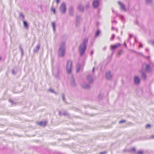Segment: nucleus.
<instances>
[{
	"mask_svg": "<svg viewBox=\"0 0 154 154\" xmlns=\"http://www.w3.org/2000/svg\"><path fill=\"white\" fill-rule=\"evenodd\" d=\"M88 42V39L85 38L83 40V43L80 44L79 46V52L81 56H82L85 51Z\"/></svg>",
	"mask_w": 154,
	"mask_h": 154,
	"instance_id": "f257e3e1",
	"label": "nucleus"
},
{
	"mask_svg": "<svg viewBox=\"0 0 154 154\" xmlns=\"http://www.w3.org/2000/svg\"><path fill=\"white\" fill-rule=\"evenodd\" d=\"M66 52L65 44L64 42L61 43L60 45L58 52V56L60 57H63Z\"/></svg>",
	"mask_w": 154,
	"mask_h": 154,
	"instance_id": "f03ea898",
	"label": "nucleus"
},
{
	"mask_svg": "<svg viewBox=\"0 0 154 154\" xmlns=\"http://www.w3.org/2000/svg\"><path fill=\"white\" fill-rule=\"evenodd\" d=\"M60 11L62 14H65L66 12V5L64 2H63L61 4L60 8Z\"/></svg>",
	"mask_w": 154,
	"mask_h": 154,
	"instance_id": "7ed1b4c3",
	"label": "nucleus"
},
{
	"mask_svg": "<svg viewBox=\"0 0 154 154\" xmlns=\"http://www.w3.org/2000/svg\"><path fill=\"white\" fill-rule=\"evenodd\" d=\"M72 64V63L70 60H68L67 62L66 68L67 72L68 74H70L71 72Z\"/></svg>",
	"mask_w": 154,
	"mask_h": 154,
	"instance_id": "20e7f679",
	"label": "nucleus"
},
{
	"mask_svg": "<svg viewBox=\"0 0 154 154\" xmlns=\"http://www.w3.org/2000/svg\"><path fill=\"white\" fill-rule=\"evenodd\" d=\"M53 72L55 77L57 79H59L60 76V70L58 68H57L53 69Z\"/></svg>",
	"mask_w": 154,
	"mask_h": 154,
	"instance_id": "39448f33",
	"label": "nucleus"
},
{
	"mask_svg": "<svg viewBox=\"0 0 154 154\" xmlns=\"http://www.w3.org/2000/svg\"><path fill=\"white\" fill-rule=\"evenodd\" d=\"M143 66H145V71L146 72H149L152 71L151 66L149 64L146 63H144L142 66V67Z\"/></svg>",
	"mask_w": 154,
	"mask_h": 154,
	"instance_id": "423d86ee",
	"label": "nucleus"
},
{
	"mask_svg": "<svg viewBox=\"0 0 154 154\" xmlns=\"http://www.w3.org/2000/svg\"><path fill=\"white\" fill-rule=\"evenodd\" d=\"M118 4L119 5L120 9L122 11H126V9L125 8V5L124 4L122 3L120 1H119L118 2Z\"/></svg>",
	"mask_w": 154,
	"mask_h": 154,
	"instance_id": "0eeeda50",
	"label": "nucleus"
},
{
	"mask_svg": "<svg viewBox=\"0 0 154 154\" xmlns=\"http://www.w3.org/2000/svg\"><path fill=\"white\" fill-rule=\"evenodd\" d=\"M134 83L135 85H137L140 83V79L137 76H135L134 77Z\"/></svg>",
	"mask_w": 154,
	"mask_h": 154,
	"instance_id": "6e6552de",
	"label": "nucleus"
},
{
	"mask_svg": "<svg viewBox=\"0 0 154 154\" xmlns=\"http://www.w3.org/2000/svg\"><path fill=\"white\" fill-rule=\"evenodd\" d=\"M99 2L97 0H94L93 2L92 5L94 8H97L99 6Z\"/></svg>",
	"mask_w": 154,
	"mask_h": 154,
	"instance_id": "1a4fd4ad",
	"label": "nucleus"
},
{
	"mask_svg": "<svg viewBox=\"0 0 154 154\" xmlns=\"http://www.w3.org/2000/svg\"><path fill=\"white\" fill-rule=\"evenodd\" d=\"M106 78L107 80H110L112 79V76L110 71L107 72L106 73Z\"/></svg>",
	"mask_w": 154,
	"mask_h": 154,
	"instance_id": "9d476101",
	"label": "nucleus"
},
{
	"mask_svg": "<svg viewBox=\"0 0 154 154\" xmlns=\"http://www.w3.org/2000/svg\"><path fill=\"white\" fill-rule=\"evenodd\" d=\"M82 87L84 89H89L90 86L87 83H84L81 85Z\"/></svg>",
	"mask_w": 154,
	"mask_h": 154,
	"instance_id": "9b49d317",
	"label": "nucleus"
},
{
	"mask_svg": "<svg viewBox=\"0 0 154 154\" xmlns=\"http://www.w3.org/2000/svg\"><path fill=\"white\" fill-rule=\"evenodd\" d=\"M121 45V44H120L118 43L116 45H111V50H114L120 46Z\"/></svg>",
	"mask_w": 154,
	"mask_h": 154,
	"instance_id": "f8f14e48",
	"label": "nucleus"
},
{
	"mask_svg": "<svg viewBox=\"0 0 154 154\" xmlns=\"http://www.w3.org/2000/svg\"><path fill=\"white\" fill-rule=\"evenodd\" d=\"M71 82H70V85L72 87H75L76 86V85L75 81V80L72 77L71 78Z\"/></svg>",
	"mask_w": 154,
	"mask_h": 154,
	"instance_id": "ddd939ff",
	"label": "nucleus"
},
{
	"mask_svg": "<svg viewBox=\"0 0 154 154\" xmlns=\"http://www.w3.org/2000/svg\"><path fill=\"white\" fill-rule=\"evenodd\" d=\"M87 79L89 83H92L93 82V78L91 75H89L88 76Z\"/></svg>",
	"mask_w": 154,
	"mask_h": 154,
	"instance_id": "4468645a",
	"label": "nucleus"
},
{
	"mask_svg": "<svg viewBox=\"0 0 154 154\" xmlns=\"http://www.w3.org/2000/svg\"><path fill=\"white\" fill-rule=\"evenodd\" d=\"M73 8L72 7H70L69 8V14L70 16H72L73 14Z\"/></svg>",
	"mask_w": 154,
	"mask_h": 154,
	"instance_id": "2eb2a0df",
	"label": "nucleus"
},
{
	"mask_svg": "<svg viewBox=\"0 0 154 154\" xmlns=\"http://www.w3.org/2000/svg\"><path fill=\"white\" fill-rule=\"evenodd\" d=\"M40 47V45L39 44H38L33 50L34 52H37L39 50Z\"/></svg>",
	"mask_w": 154,
	"mask_h": 154,
	"instance_id": "dca6fc26",
	"label": "nucleus"
},
{
	"mask_svg": "<svg viewBox=\"0 0 154 154\" xmlns=\"http://www.w3.org/2000/svg\"><path fill=\"white\" fill-rule=\"evenodd\" d=\"M37 124L39 125L43 126H45L46 125V122L45 121L38 122Z\"/></svg>",
	"mask_w": 154,
	"mask_h": 154,
	"instance_id": "f3484780",
	"label": "nucleus"
},
{
	"mask_svg": "<svg viewBox=\"0 0 154 154\" xmlns=\"http://www.w3.org/2000/svg\"><path fill=\"white\" fill-rule=\"evenodd\" d=\"M24 26L25 29H28V25L27 22L25 21H23Z\"/></svg>",
	"mask_w": 154,
	"mask_h": 154,
	"instance_id": "a211bd4d",
	"label": "nucleus"
},
{
	"mask_svg": "<svg viewBox=\"0 0 154 154\" xmlns=\"http://www.w3.org/2000/svg\"><path fill=\"white\" fill-rule=\"evenodd\" d=\"M78 9L80 11L83 12L84 11V8L83 6L81 5H79L78 7Z\"/></svg>",
	"mask_w": 154,
	"mask_h": 154,
	"instance_id": "6ab92c4d",
	"label": "nucleus"
},
{
	"mask_svg": "<svg viewBox=\"0 0 154 154\" xmlns=\"http://www.w3.org/2000/svg\"><path fill=\"white\" fill-rule=\"evenodd\" d=\"M142 74L141 76L142 78L144 79H145L146 78V75L145 73L143 72H141Z\"/></svg>",
	"mask_w": 154,
	"mask_h": 154,
	"instance_id": "aec40b11",
	"label": "nucleus"
},
{
	"mask_svg": "<svg viewBox=\"0 0 154 154\" xmlns=\"http://www.w3.org/2000/svg\"><path fill=\"white\" fill-rule=\"evenodd\" d=\"M145 2L147 5L152 4V0H145Z\"/></svg>",
	"mask_w": 154,
	"mask_h": 154,
	"instance_id": "412c9836",
	"label": "nucleus"
},
{
	"mask_svg": "<svg viewBox=\"0 0 154 154\" xmlns=\"http://www.w3.org/2000/svg\"><path fill=\"white\" fill-rule=\"evenodd\" d=\"M80 19V17L79 16L77 15L76 17V21L77 23H79Z\"/></svg>",
	"mask_w": 154,
	"mask_h": 154,
	"instance_id": "4be33fe9",
	"label": "nucleus"
},
{
	"mask_svg": "<svg viewBox=\"0 0 154 154\" xmlns=\"http://www.w3.org/2000/svg\"><path fill=\"white\" fill-rule=\"evenodd\" d=\"M80 64L79 63H78L77 65V69H76V72H79L80 70Z\"/></svg>",
	"mask_w": 154,
	"mask_h": 154,
	"instance_id": "5701e85b",
	"label": "nucleus"
},
{
	"mask_svg": "<svg viewBox=\"0 0 154 154\" xmlns=\"http://www.w3.org/2000/svg\"><path fill=\"white\" fill-rule=\"evenodd\" d=\"M20 49L21 51L22 55H23V48L22 47L21 45H20L19 46Z\"/></svg>",
	"mask_w": 154,
	"mask_h": 154,
	"instance_id": "b1692460",
	"label": "nucleus"
},
{
	"mask_svg": "<svg viewBox=\"0 0 154 154\" xmlns=\"http://www.w3.org/2000/svg\"><path fill=\"white\" fill-rule=\"evenodd\" d=\"M52 27L53 28V30L54 31L55 30V26H56L54 22H52Z\"/></svg>",
	"mask_w": 154,
	"mask_h": 154,
	"instance_id": "393cba45",
	"label": "nucleus"
},
{
	"mask_svg": "<svg viewBox=\"0 0 154 154\" xmlns=\"http://www.w3.org/2000/svg\"><path fill=\"white\" fill-rule=\"evenodd\" d=\"M21 17H22V19H21V20H23L24 19V18H25V16L23 15V14L22 13H21L20 14V18Z\"/></svg>",
	"mask_w": 154,
	"mask_h": 154,
	"instance_id": "a878e982",
	"label": "nucleus"
},
{
	"mask_svg": "<svg viewBox=\"0 0 154 154\" xmlns=\"http://www.w3.org/2000/svg\"><path fill=\"white\" fill-rule=\"evenodd\" d=\"M9 101L11 103L12 105L14 106L16 105L15 103L12 100H9Z\"/></svg>",
	"mask_w": 154,
	"mask_h": 154,
	"instance_id": "bb28decb",
	"label": "nucleus"
},
{
	"mask_svg": "<svg viewBox=\"0 0 154 154\" xmlns=\"http://www.w3.org/2000/svg\"><path fill=\"white\" fill-rule=\"evenodd\" d=\"M130 151L136 153V152H135V149L134 147H133L130 149Z\"/></svg>",
	"mask_w": 154,
	"mask_h": 154,
	"instance_id": "cd10ccee",
	"label": "nucleus"
},
{
	"mask_svg": "<svg viewBox=\"0 0 154 154\" xmlns=\"http://www.w3.org/2000/svg\"><path fill=\"white\" fill-rule=\"evenodd\" d=\"M100 32V31L99 30V29L97 30L96 33L95 35V37H97L98 35Z\"/></svg>",
	"mask_w": 154,
	"mask_h": 154,
	"instance_id": "c85d7f7f",
	"label": "nucleus"
},
{
	"mask_svg": "<svg viewBox=\"0 0 154 154\" xmlns=\"http://www.w3.org/2000/svg\"><path fill=\"white\" fill-rule=\"evenodd\" d=\"M143 151L142 150H140L138 151V152L136 153L137 154H143Z\"/></svg>",
	"mask_w": 154,
	"mask_h": 154,
	"instance_id": "c756f323",
	"label": "nucleus"
},
{
	"mask_svg": "<svg viewBox=\"0 0 154 154\" xmlns=\"http://www.w3.org/2000/svg\"><path fill=\"white\" fill-rule=\"evenodd\" d=\"M89 7V4L88 3H87L85 5V8L86 9H88Z\"/></svg>",
	"mask_w": 154,
	"mask_h": 154,
	"instance_id": "7c9ffc66",
	"label": "nucleus"
},
{
	"mask_svg": "<svg viewBox=\"0 0 154 154\" xmlns=\"http://www.w3.org/2000/svg\"><path fill=\"white\" fill-rule=\"evenodd\" d=\"M120 18L123 21V20H125V17L124 16H123L122 15H120Z\"/></svg>",
	"mask_w": 154,
	"mask_h": 154,
	"instance_id": "2f4dec72",
	"label": "nucleus"
},
{
	"mask_svg": "<svg viewBox=\"0 0 154 154\" xmlns=\"http://www.w3.org/2000/svg\"><path fill=\"white\" fill-rule=\"evenodd\" d=\"M151 127V125H150L149 124H148L146 125V128H150Z\"/></svg>",
	"mask_w": 154,
	"mask_h": 154,
	"instance_id": "473e14b6",
	"label": "nucleus"
},
{
	"mask_svg": "<svg viewBox=\"0 0 154 154\" xmlns=\"http://www.w3.org/2000/svg\"><path fill=\"white\" fill-rule=\"evenodd\" d=\"M150 44L154 46V39L150 42Z\"/></svg>",
	"mask_w": 154,
	"mask_h": 154,
	"instance_id": "72a5a7b5",
	"label": "nucleus"
},
{
	"mask_svg": "<svg viewBox=\"0 0 154 154\" xmlns=\"http://www.w3.org/2000/svg\"><path fill=\"white\" fill-rule=\"evenodd\" d=\"M123 50H121L119 51L118 53V54L119 55L121 54H122V53Z\"/></svg>",
	"mask_w": 154,
	"mask_h": 154,
	"instance_id": "f704fd0d",
	"label": "nucleus"
},
{
	"mask_svg": "<svg viewBox=\"0 0 154 154\" xmlns=\"http://www.w3.org/2000/svg\"><path fill=\"white\" fill-rule=\"evenodd\" d=\"M63 115L64 116H67L68 115V113H67L66 112H63L62 113V115Z\"/></svg>",
	"mask_w": 154,
	"mask_h": 154,
	"instance_id": "c9c22d12",
	"label": "nucleus"
},
{
	"mask_svg": "<svg viewBox=\"0 0 154 154\" xmlns=\"http://www.w3.org/2000/svg\"><path fill=\"white\" fill-rule=\"evenodd\" d=\"M115 35L113 34L112 35V37L110 38L111 40L113 39L115 37Z\"/></svg>",
	"mask_w": 154,
	"mask_h": 154,
	"instance_id": "e433bc0d",
	"label": "nucleus"
},
{
	"mask_svg": "<svg viewBox=\"0 0 154 154\" xmlns=\"http://www.w3.org/2000/svg\"><path fill=\"white\" fill-rule=\"evenodd\" d=\"M49 90L51 91V92H52V93H56L53 90H52L51 89H50Z\"/></svg>",
	"mask_w": 154,
	"mask_h": 154,
	"instance_id": "4c0bfd02",
	"label": "nucleus"
},
{
	"mask_svg": "<svg viewBox=\"0 0 154 154\" xmlns=\"http://www.w3.org/2000/svg\"><path fill=\"white\" fill-rule=\"evenodd\" d=\"M125 122V120H123L120 121L119 122V123H122L123 122Z\"/></svg>",
	"mask_w": 154,
	"mask_h": 154,
	"instance_id": "58836bf2",
	"label": "nucleus"
},
{
	"mask_svg": "<svg viewBox=\"0 0 154 154\" xmlns=\"http://www.w3.org/2000/svg\"><path fill=\"white\" fill-rule=\"evenodd\" d=\"M62 98H63V101H64L65 100V97H64V94H62Z\"/></svg>",
	"mask_w": 154,
	"mask_h": 154,
	"instance_id": "ea45409f",
	"label": "nucleus"
},
{
	"mask_svg": "<svg viewBox=\"0 0 154 154\" xmlns=\"http://www.w3.org/2000/svg\"><path fill=\"white\" fill-rule=\"evenodd\" d=\"M106 152V151H104L103 152H101L100 153V154H105Z\"/></svg>",
	"mask_w": 154,
	"mask_h": 154,
	"instance_id": "a19ab883",
	"label": "nucleus"
},
{
	"mask_svg": "<svg viewBox=\"0 0 154 154\" xmlns=\"http://www.w3.org/2000/svg\"><path fill=\"white\" fill-rule=\"evenodd\" d=\"M51 9L53 11L54 13L55 14V12H55V9L54 8H52Z\"/></svg>",
	"mask_w": 154,
	"mask_h": 154,
	"instance_id": "79ce46f5",
	"label": "nucleus"
},
{
	"mask_svg": "<svg viewBox=\"0 0 154 154\" xmlns=\"http://www.w3.org/2000/svg\"><path fill=\"white\" fill-rule=\"evenodd\" d=\"M132 35L131 34H130L129 35V39L131 38L132 37Z\"/></svg>",
	"mask_w": 154,
	"mask_h": 154,
	"instance_id": "37998d69",
	"label": "nucleus"
},
{
	"mask_svg": "<svg viewBox=\"0 0 154 154\" xmlns=\"http://www.w3.org/2000/svg\"><path fill=\"white\" fill-rule=\"evenodd\" d=\"M12 72L13 74H15L16 73V72H14V69L12 70Z\"/></svg>",
	"mask_w": 154,
	"mask_h": 154,
	"instance_id": "c03bdc74",
	"label": "nucleus"
},
{
	"mask_svg": "<svg viewBox=\"0 0 154 154\" xmlns=\"http://www.w3.org/2000/svg\"><path fill=\"white\" fill-rule=\"evenodd\" d=\"M59 115L60 116H62V113H61V112L60 111L59 112Z\"/></svg>",
	"mask_w": 154,
	"mask_h": 154,
	"instance_id": "a18cd8bd",
	"label": "nucleus"
},
{
	"mask_svg": "<svg viewBox=\"0 0 154 154\" xmlns=\"http://www.w3.org/2000/svg\"><path fill=\"white\" fill-rule=\"evenodd\" d=\"M60 0H56V2L57 4H58L60 2Z\"/></svg>",
	"mask_w": 154,
	"mask_h": 154,
	"instance_id": "49530a36",
	"label": "nucleus"
},
{
	"mask_svg": "<svg viewBox=\"0 0 154 154\" xmlns=\"http://www.w3.org/2000/svg\"><path fill=\"white\" fill-rule=\"evenodd\" d=\"M139 46H140V47H143V45L142 44H141V43H140Z\"/></svg>",
	"mask_w": 154,
	"mask_h": 154,
	"instance_id": "de8ad7c7",
	"label": "nucleus"
},
{
	"mask_svg": "<svg viewBox=\"0 0 154 154\" xmlns=\"http://www.w3.org/2000/svg\"><path fill=\"white\" fill-rule=\"evenodd\" d=\"M151 138L152 139L154 138V135L151 136Z\"/></svg>",
	"mask_w": 154,
	"mask_h": 154,
	"instance_id": "09e8293b",
	"label": "nucleus"
},
{
	"mask_svg": "<svg viewBox=\"0 0 154 154\" xmlns=\"http://www.w3.org/2000/svg\"><path fill=\"white\" fill-rule=\"evenodd\" d=\"M146 51L147 52H149V49L148 48H146Z\"/></svg>",
	"mask_w": 154,
	"mask_h": 154,
	"instance_id": "8fccbe9b",
	"label": "nucleus"
},
{
	"mask_svg": "<svg viewBox=\"0 0 154 154\" xmlns=\"http://www.w3.org/2000/svg\"><path fill=\"white\" fill-rule=\"evenodd\" d=\"M94 69H95V67H94L93 68V69H92V72H94Z\"/></svg>",
	"mask_w": 154,
	"mask_h": 154,
	"instance_id": "3c124183",
	"label": "nucleus"
},
{
	"mask_svg": "<svg viewBox=\"0 0 154 154\" xmlns=\"http://www.w3.org/2000/svg\"><path fill=\"white\" fill-rule=\"evenodd\" d=\"M124 45L125 46V47H127V45H126V44L125 42H124Z\"/></svg>",
	"mask_w": 154,
	"mask_h": 154,
	"instance_id": "603ef678",
	"label": "nucleus"
},
{
	"mask_svg": "<svg viewBox=\"0 0 154 154\" xmlns=\"http://www.w3.org/2000/svg\"><path fill=\"white\" fill-rule=\"evenodd\" d=\"M112 22H114V23H117V21H116L114 20V21H113Z\"/></svg>",
	"mask_w": 154,
	"mask_h": 154,
	"instance_id": "864d4df0",
	"label": "nucleus"
},
{
	"mask_svg": "<svg viewBox=\"0 0 154 154\" xmlns=\"http://www.w3.org/2000/svg\"><path fill=\"white\" fill-rule=\"evenodd\" d=\"M93 51H91V55H92V54H93Z\"/></svg>",
	"mask_w": 154,
	"mask_h": 154,
	"instance_id": "5fc2aeb1",
	"label": "nucleus"
},
{
	"mask_svg": "<svg viewBox=\"0 0 154 154\" xmlns=\"http://www.w3.org/2000/svg\"><path fill=\"white\" fill-rule=\"evenodd\" d=\"M106 47H104L103 48V49L104 50L106 49Z\"/></svg>",
	"mask_w": 154,
	"mask_h": 154,
	"instance_id": "6e6d98bb",
	"label": "nucleus"
},
{
	"mask_svg": "<svg viewBox=\"0 0 154 154\" xmlns=\"http://www.w3.org/2000/svg\"><path fill=\"white\" fill-rule=\"evenodd\" d=\"M114 27H112V30H114Z\"/></svg>",
	"mask_w": 154,
	"mask_h": 154,
	"instance_id": "4d7b16f0",
	"label": "nucleus"
},
{
	"mask_svg": "<svg viewBox=\"0 0 154 154\" xmlns=\"http://www.w3.org/2000/svg\"><path fill=\"white\" fill-rule=\"evenodd\" d=\"M2 60V57L0 56V61Z\"/></svg>",
	"mask_w": 154,
	"mask_h": 154,
	"instance_id": "13d9d810",
	"label": "nucleus"
},
{
	"mask_svg": "<svg viewBox=\"0 0 154 154\" xmlns=\"http://www.w3.org/2000/svg\"><path fill=\"white\" fill-rule=\"evenodd\" d=\"M112 12H114V11L113 10H112Z\"/></svg>",
	"mask_w": 154,
	"mask_h": 154,
	"instance_id": "bf43d9fd",
	"label": "nucleus"
},
{
	"mask_svg": "<svg viewBox=\"0 0 154 154\" xmlns=\"http://www.w3.org/2000/svg\"><path fill=\"white\" fill-rule=\"evenodd\" d=\"M149 57H148V59H149Z\"/></svg>",
	"mask_w": 154,
	"mask_h": 154,
	"instance_id": "052dcab7",
	"label": "nucleus"
}]
</instances>
